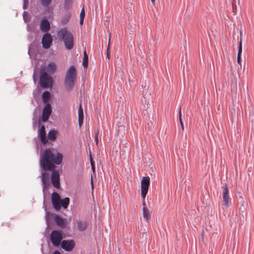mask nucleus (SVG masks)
Wrapping results in <instances>:
<instances>
[{
    "mask_svg": "<svg viewBox=\"0 0 254 254\" xmlns=\"http://www.w3.org/2000/svg\"><path fill=\"white\" fill-rule=\"evenodd\" d=\"M63 158L62 153L58 152L55 153L51 148H46L40 157L41 178L44 197L43 208L46 212H48L45 202L46 190L48 189L51 184L57 189L60 188V174L56 169V165H60Z\"/></svg>",
    "mask_w": 254,
    "mask_h": 254,
    "instance_id": "1",
    "label": "nucleus"
},
{
    "mask_svg": "<svg viewBox=\"0 0 254 254\" xmlns=\"http://www.w3.org/2000/svg\"><path fill=\"white\" fill-rule=\"evenodd\" d=\"M57 35L61 38L64 42L65 48L70 50L74 46V38L71 32L66 27L61 28L57 31Z\"/></svg>",
    "mask_w": 254,
    "mask_h": 254,
    "instance_id": "2",
    "label": "nucleus"
},
{
    "mask_svg": "<svg viewBox=\"0 0 254 254\" xmlns=\"http://www.w3.org/2000/svg\"><path fill=\"white\" fill-rule=\"evenodd\" d=\"M77 77L76 69L74 65H72L68 68L64 78V84L66 89L68 91L72 89Z\"/></svg>",
    "mask_w": 254,
    "mask_h": 254,
    "instance_id": "3",
    "label": "nucleus"
},
{
    "mask_svg": "<svg viewBox=\"0 0 254 254\" xmlns=\"http://www.w3.org/2000/svg\"><path fill=\"white\" fill-rule=\"evenodd\" d=\"M53 80L45 71L44 67L40 69L39 84L43 88L51 89L53 87Z\"/></svg>",
    "mask_w": 254,
    "mask_h": 254,
    "instance_id": "4",
    "label": "nucleus"
},
{
    "mask_svg": "<svg viewBox=\"0 0 254 254\" xmlns=\"http://www.w3.org/2000/svg\"><path fill=\"white\" fill-rule=\"evenodd\" d=\"M63 238V233L61 230H53L50 235L51 242L53 245L56 247H58L60 246Z\"/></svg>",
    "mask_w": 254,
    "mask_h": 254,
    "instance_id": "5",
    "label": "nucleus"
},
{
    "mask_svg": "<svg viewBox=\"0 0 254 254\" xmlns=\"http://www.w3.org/2000/svg\"><path fill=\"white\" fill-rule=\"evenodd\" d=\"M150 181V178L148 176H144L142 178L141 181V196L143 199H145L148 192Z\"/></svg>",
    "mask_w": 254,
    "mask_h": 254,
    "instance_id": "6",
    "label": "nucleus"
},
{
    "mask_svg": "<svg viewBox=\"0 0 254 254\" xmlns=\"http://www.w3.org/2000/svg\"><path fill=\"white\" fill-rule=\"evenodd\" d=\"M61 198L60 195L56 191H54L51 195V202L54 209L58 211L60 210Z\"/></svg>",
    "mask_w": 254,
    "mask_h": 254,
    "instance_id": "7",
    "label": "nucleus"
},
{
    "mask_svg": "<svg viewBox=\"0 0 254 254\" xmlns=\"http://www.w3.org/2000/svg\"><path fill=\"white\" fill-rule=\"evenodd\" d=\"M52 112V106L50 103L45 105L42 114L41 121L42 122H46L48 121Z\"/></svg>",
    "mask_w": 254,
    "mask_h": 254,
    "instance_id": "8",
    "label": "nucleus"
},
{
    "mask_svg": "<svg viewBox=\"0 0 254 254\" xmlns=\"http://www.w3.org/2000/svg\"><path fill=\"white\" fill-rule=\"evenodd\" d=\"M61 248L66 252H71L75 246L73 240H64L60 245Z\"/></svg>",
    "mask_w": 254,
    "mask_h": 254,
    "instance_id": "9",
    "label": "nucleus"
},
{
    "mask_svg": "<svg viewBox=\"0 0 254 254\" xmlns=\"http://www.w3.org/2000/svg\"><path fill=\"white\" fill-rule=\"evenodd\" d=\"M53 42V38L49 33H45L42 38V47L45 49H48L50 48Z\"/></svg>",
    "mask_w": 254,
    "mask_h": 254,
    "instance_id": "10",
    "label": "nucleus"
},
{
    "mask_svg": "<svg viewBox=\"0 0 254 254\" xmlns=\"http://www.w3.org/2000/svg\"><path fill=\"white\" fill-rule=\"evenodd\" d=\"M223 188V193H222V198H223V205H224L226 207H228L229 206V200H231V198L229 196L228 192V188L227 185L225 184Z\"/></svg>",
    "mask_w": 254,
    "mask_h": 254,
    "instance_id": "11",
    "label": "nucleus"
},
{
    "mask_svg": "<svg viewBox=\"0 0 254 254\" xmlns=\"http://www.w3.org/2000/svg\"><path fill=\"white\" fill-rule=\"evenodd\" d=\"M38 137L41 142L45 145L48 142L47 136L46 135V129L44 125H41L39 127Z\"/></svg>",
    "mask_w": 254,
    "mask_h": 254,
    "instance_id": "12",
    "label": "nucleus"
},
{
    "mask_svg": "<svg viewBox=\"0 0 254 254\" xmlns=\"http://www.w3.org/2000/svg\"><path fill=\"white\" fill-rule=\"evenodd\" d=\"M50 29V23L49 20L46 18H43L40 23V29L44 33H48Z\"/></svg>",
    "mask_w": 254,
    "mask_h": 254,
    "instance_id": "13",
    "label": "nucleus"
},
{
    "mask_svg": "<svg viewBox=\"0 0 254 254\" xmlns=\"http://www.w3.org/2000/svg\"><path fill=\"white\" fill-rule=\"evenodd\" d=\"M55 221L57 225L62 228H65L66 226V223L65 219L59 215L55 216Z\"/></svg>",
    "mask_w": 254,
    "mask_h": 254,
    "instance_id": "14",
    "label": "nucleus"
},
{
    "mask_svg": "<svg viewBox=\"0 0 254 254\" xmlns=\"http://www.w3.org/2000/svg\"><path fill=\"white\" fill-rule=\"evenodd\" d=\"M77 229L80 232L85 231L87 228V223L86 221H82L80 220H77Z\"/></svg>",
    "mask_w": 254,
    "mask_h": 254,
    "instance_id": "15",
    "label": "nucleus"
},
{
    "mask_svg": "<svg viewBox=\"0 0 254 254\" xmlns=\"http://www.w3.org/2000/svg\"><path fill=\"white\" fill-rule=\"evenodd\" d=\"M242 53V40L240 39V42H239V46H238V52L237 55V63L240 66V67H242V59H241V54Z\"/></svg>",
    "mask_w": 254,
    "mask_h": 254,
    "instance_id": "16",
    "label": "nucleus"
},
{
    "mask_svg": "<svg viewBox=\"0 0 254 254\" xmlns=\"http://www.w3.org/2000/svg\"><path fill=\"white\" fill-rule=\"evenodd\" d=\"M55 220V216L53 213L50 212H46V221L48 226H50L52 225Z\"/></svg>",
    "mask_w": 254,
    "mask_h": 254,
    "instance_id": "17",
    "label": "nucleus"
},
{
    "mask_svg": "<svg viewBox=\"0 0 254 254\" xmlns=\"http://www.w3.org/2000/svg\"><path fill=\"white\" fill-rule=\"evenodd\" d=\"M58 134V131L54 129H50L48 133L47 138L51 141H54L57 138V134Z\"/></svg>",
    "mask_w": 254,
    "mask_h": 254,
    "instance_id": "18",
    "label": "nucleus"
},
{
    "mask_svg": "<svg viewBox=\"0 0 254 254\" xmlns=\"http://www.w3.org/2000/svg\"><path fill=\"white\" fill-rule=\"evenodd\" d=\"M71 17V13L70 12H67L64 14L61 19V23L62 25H66L69 22Z\"/></svg>",
    "mask_w": 254,
    "mask_h": 254,
    "instance_id": "19",
    "label": "nucleus"
},
{
    "mask_svg": "<svg viewBox=\"0 0 254 254\" xmlns=\"http://www.w3.org/2000/svg\"><path fill=\"white\" fill-rule=\"evenodd\" d=\"M51 98V94L48 91H44L42 95V99L45 104L50 103L49 100Z\"/></svg>",
    "mask_w": 254,
    "mask_h": 254,
    "instance_id": "20",
    "label": "nucleus"
},
{
    "mask_svg": "<svg viewBox=\"0 0 254 254\" xmlns=\"http://www.w3.org/2000/svg\"><path fill=\"white\" fill-rule=\"evenodd\" d=\"M70 199L68 197H65L63 199H61V201L60 204V209L62 207L64 209H66L69 204Z\"/></svg>",
    "mask_w": 254,
    "mask_h": 254,
    "instance_id": "21",
    "label": "nucleus"
},
{
    "mask_svg": "<svg viewBox=\"0 0 254 254\" xmlns=\"http://www.w3.org/2000/svg\"><path fill=\"white\" fill-rule=\"evenodd\" d=\"M57 70V65L54 62L50 63L47 65V70L50 73H54Z\"/></svg>",
    "mask_w": 254,
    "mask_h": 254,
    "instance_id": "22",
    "label": "nucleus"
},
{
    "mask_svg": "<svg viewBox=\"0 0 254 254\" xmlns=\"http://www.w3.org/2000/svg\"><path fill=\"white\" fill-rule=\"evenodd\" d=\"M143 217L146 220L148 221L150 218L149 214V210L148 208L145 206V203L144 201L143 202Z\"/></svg>",
    "mask_w": 254,
    "mask_h": 254,
    "instance_id": "23",
    "label": "nucleus"
},
{
    "mask_svg": "<svg viewBox=\"0 0 254 254\" xmlns=\"http://www.w3.org/2000/svg\"><path fill=\"white\" fill-rule=\"evenodd\" d=\"M42 122L41 121V118H40L38 120L37 119V118L34 117L33 118V127L34 129H36L37 127V126H38V127L41 126V122Z\"/></svg>",
    "mask_w": 254,
    "mask_h": 254,
    "instance_id": "24",
    "label": "nucleus"
},
{
    "mask_svg": "<svg viewBox=\"0 0 254 254\" xmlns=\"http://www.w3.org/2000/svg\"><path fill=\"white\" fill-rule=\"evenodd\" d=\"M73 2V0H64V9L67 10L69 9Z\"/></svg>",
    "mask_w": 254,
    "mask_h": 254,
    "instance_id": "25",
    "label": "nucleus"
},
{
    "mask_svg": "<svg viewBox=\"0 0 254 254\" xmlns=\"http://www.w3.org/2000/svg\"><path fill=\"white\" fill-rule=\"evenodd\" d=\"M23 19L25 22H28L30 20V15L26 11H24L23 13Z\"/></svg>",
    "mask_w": 254,
    "mask_h": 254,
    "instance_id": "26",
    "label": "nucleus"
},
{
    "mask_svg": "<svg viewBox=\"0 0 254 254\" xmlns=\"http://www.w3.org/2000/svg\"><path fill=\"white\" fill-rule=\"evenodd\" d=\"M36 68H37L36 66H35L34 68V72H33V76H32L33 80L34 83H36V82L37 81V80H38V73L37 71Z\"/></svg>",
    "mask_w": 254,
    "mask_h": 254,
    "instance_id": "27",
    "label": "nucleus"
},
{
    "mask_svg": "<svg viewBox=\"0 0 254 254\" xmlns=\"http://www.w3.org/2000/svg\"><path fill=\"white\" fill-rule=\"evenodd\" d=\"M178 112H179V121L180 122L181 128L183 130H184V124H183L182 119L181 106H179Z\"/></svg>",
    "mask_w": 254,
    "mask_h": 254,
    "instance_id": "28",
    "label": "nucleus"
},
{
    "mask_svg": "<svg viewBox=\"0 0 254 254\" xmlns=\"http://www.w3.org/2000/svg\"><path fill=\"white\" fill-rule=\"evenodd\" d=\"M45 7H48L52 2V0H40Z\"/></svg>",
    "mask_w": 254,
    "mask_h": 254,
    "instance_id": "29",
    "label": "nucleus"
},
{
    "mask_svg": "<svg viewBox=\"0 0 254 254\" xmlns=\"http://www.w3.org/2000/svg\"><path fill=\"white\" fill-rule=\"evenodd\" d=\"M78 117H84L83 110L81 104L78 109Z\"/></svg>",
    "mask_w": 254,
    "mask_h": 254,
    "instance_id": "30",
    "label": "nucleus"
},
{
    "mask_svg": "<svg viewBox=\"0 0 254 254\" xmlns=\"http://www.w3.org/2000/svg\"><path fill=\"white\" fill-rule=\"evenodd\" d=\"M27 30L30 32H34V29L31 24H28L27 25Z\"/></svg>",
    "mask_w": 254,
    "mask_h": 254,
    "instance_id": "31",
    "label": "nucleus"
},
{
    "mask_svg": "<svg viewBox=\"0 0 254 254\" xmlns=\"http://www.w3.org/2000/svg\"><path fill=\"white\" fill-rule=\"evenodd\" d=\"M29 4L28 0H23V9H26Z\"/></svg>",
    "mask_w": 254,
    "mask_h": 254,
    "instance_id": "32",
    "label": "nucleus"
},
{
    "mask_svg": "<svg viewBox=\"0 0 254 254\" xmlns=\"http://www.w3.org/2000/svg\"><path fill=\"white\" fill-rule=\"evenodd\" d=\"M85 15V12L84 7L82 8L80 13V18H84Z\"/></svg>",
    "mask_w": 254,
    "mask_h": 254,
    "instance_id": "33",
    "label": "nucleus"
},
{
    "mask_svg": "<svg viewBox=\"0 0 254 254\" xmlns=\"http://www.w3.org/2000/svg\"><path fill=\"white\" fill-rule=\"evenodd\" d=\"M32 50V45H30L29 47V49H28V54L29 57H30V58H32V56L33 55Z\"/></svg>",
    "mask_w": 254,
    "mask_h": 254,
    "instance_id": "34",
    "label": "nucleus"
},
{
    "mask_svg": "<svg viewBox=\"0 0 254 254\" xmlns=\"http://www.w3.org/2000/svg\"><path fill=\"white\" fill-rule=\"evenodd\" d=\"M83 118L84 117H78V125H79V127H81L83 124Z\"/></svg>",
    "mask_w": 254,
    "mask_h": 254,
    "instance_id": "35",
    "label": "nucleus"
},
{
    "mask_svg": "<svg viewBox=\"0 0 254 254\" xmlns=\"http://www.w3.org/2000/svg\"><path fill=\"white\" fill-rule=\"evenodd\" d=\"M83 61H88V56L85 50L83 52Z\"/></svg>",
    "mask_w": 254,
    "mask_h": 254,
    "instance_id": "36",
    "label": "nucleus"
},
{
    "mask_svg": "<svg viewBox=\"0 0 254 254\" xmlns=\"http://www.w3.org/2000/svg\"><path fill=\"white\" fill-rule=\"evenodd\" d=\"M98 133H99V131L97 130L95 134V141L96 143V144H98Z\"/></svg>",
    "mask_w": 254,
    "mask_h": 254,
    "instance_id": "37",
    "label": "nucleus"
},
{
    "mask_svg": "<svg viewBox=\"0 0 254 254\" xmlns=\"http://www.w3.org/2000/svg\"><path fill=\"white\" fill-rule=\"evenodd\" d=\"M106 57L108 59H110V53L109 51V47H108L106 52Z\"/></svg>",
    "mask_w": 254,
    "mask_h": 254,
    "instance_id": "38",
    "label": "nucleus"
},
{
    "mask_svg": "<svg viewBox=\"0 0 254 254\" xmlns=\"http://www.w3.org/2000/svg\"><path fill=\"white\" fill-rule=\"evenodd\" d=\"M90 163H91V166L92 170H93V171H94L95 170V165H94V163L91 160L90 161Z\"/></svg>",
    "mask_w": 254,
    "mask_h": 254,
    "instance_id": "39",
    "label": "nucleus"
},
{
    "mask_svg": "<svg viewBox=\"0 0 254 254\" xmlns=\"http://www.w3.org/2000/svg\"><path fill=\"white\" fill-rule=\"evenodd\" d=\"M88 64V61H83V66L84 67H87Z\"/></svg>",
    "mask_w": 254,
    "mask_h": 254,
    "instance_id": "40",
    "label": "nucleus"
},
{
    "mask_svg": "<svg viewBox=\"0 0 254 254\" xmlns=\"http://www.w3.org/2000/svg\"><path fill=\"white\" fill-rule=\"evenodd\" d=\"M84 19V18H80V21H79L80 25H82L83 24Z\"/></svg>",
    "mask_w": 254,
    "mask_h": 254,
    "instance_id": "41",
    "label": "nucleus"
},
{
    "mask_svg": "<svg viewBox=\"0 0 254 254\" xmlns=\"http://www.w3.org/2000/svg\"><path fill=\"white\" fill-rule=\"evenodd\" d=\"M53 254H62L59 251H55Z\"/></svg>",
    "mask_w": 254,
    "mask_h": 254,
    "instance_id": "42",
    "label": "nucleus"
},
{
    "mask_svg": "<svg viewBox=\"0 0 254 254\" xmlns=\"http://www.w3.org/2000/svg\"><path fill=\"white\" fill-rule=\"evenodd\" d=\"M91 184L92 185V188H93V179H92V177H91Z\"/></svg>",
    "mask_w": 254,
    "mask_h": 254,
    "instance_id": "43",
    "label": "nucleus"
},
{
    "mask_svg": "<svg viewBox=\"0 0 254 254\" xmlns=\"http://www.w3.org/2000/svg\"><path fill=\"white\" fill-rule=\"evenodd\" d=\"M152 3H154L155 0H151Z\"/></svg>",
    "mask_w": 254,
    "mask_h": 254,
    "instance_id": "44",
    "label": "nucleus"
}]
</instances>
